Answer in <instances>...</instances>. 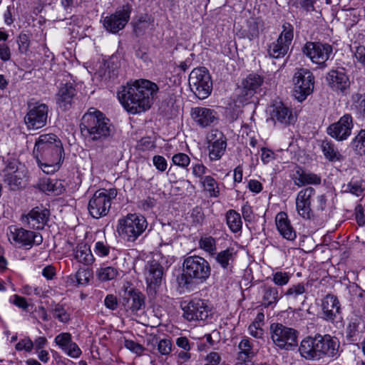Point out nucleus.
I'll use <instances>...</instances> for the list:
<instances>
[{
    "instance_id": "nucleus-46",
    "label": "nucleus",
    "mask_w": 365,
    "mask_h": 365,
    "mask_svg": "<svg viewBox=\"0 0 365 365\" xmlns=\"http://www.w3.org/2000/svg\"><path fill=\"white\" fill-rule=\"evenodd\" d=\"M41 187L44 191L52 192L54 195H59L64 190L61 182L55 179L52 180L48 178L44 180Z\"/></svg>"
},
{
    "instance_id": "nucleus-23",
    "label": "nucleus",
    "mask_w": 365,
    "mask_h": 365,
    "mask_svg": "<svg viewBox=\"0 0 365 365\" xmlns=\"http://www.w3.org/2000/svg\"><path fill=\"white\" fill-rule=\"evenodd\" d=\"M54 342L71 358L78 359L82 354L78 345L73 341L71 334L68 332H63L56 336Z\"/></svg>"
},
{
    "instance_id": "nucleus-20",
    "label": "nucleus",
    "mask_w": 365,
    "mask_h": 365,
    "mask_svg": "<svg viewBox=\"0 0 365 365\" xmlns=\"http://www.w3.org/2000/svg\"><path fill=\"white\" fill-rule=\"evenodd\" d=\"M50 211L43 207L33 208L27 215L21 216V222L29 228L42 230L46 225Z\"/></svg>"
},
{
    "instance_id": "nucleus-12",
    "label": "nucleus",
    "mask_w": 365,
    "mask_h": 365,
    "mask_svg": "<svg viewBox=\"0 0 365 365\" xmlns=\"http://www.w3.org/2000/svg\"><path fill=\"white\" fill-rule=\"evenodd\" d=\"M302 52L312 63L324 68L327 66L326 62L332 54L333 48L328 43L309 41L302 47Z\"/></svg>"
},
{
    "instance_id": "nucleus-18",
    "label": "nucleus",
    "mask_w": 365,
    "mask_h": 365,
    "mask_svg": "<svg viewBox=\"0 0 365 365\" xmlns=\"http://www.w3.org/2000/svg\"><path fill=\"white\" fill-rule=\"evenodd\" d=\"M315 195L316 190L312 187L302 189L297 195L295 200L297 212L305 220H310L314 216L312 208V201Z\"/></svg>"
},
{
    "instance_id": "nucleus-48",
    "label": "nucleus",
    "mask_w": 365,
    "mask_h": 365,
    "mask_svg": "<svg viewBox=\"0 0 365 365\" xmlns=\"http://www.w3.org/2000/svg\"><path fill=\"white\" fill-rule=\"evenodd\" d=\"M50 312L53 314V317L61 322L66 323L70 320V314L66 312L62 304H55L51 307Z\"/></svg>"
},
{
    "instance_id": "nucleus-13",
    "label": "nucleus",
    "mask_w": 365,
    "mask_h": 365,
    "mask_svg": "<svg viewBox=\"0 0 365 365\" xmlns=\"http://www.w3.org/2000/svg\"><path fill=\"white\" fill-rule=\"evenodd\" d=\"M183 317L188 321L205 320L211 315L207 302L200 299H194L189 302H181Z\"/></svg>"
},
{
    "instance_id": "nucleus-28",
    "label": "nucleus",
    "mask_w": 365,
    "mask_h": 365,
    "mask_svg": "<svg viewBox=\"0 0 365 365\" xmlns=\"http://www.w3.org/2000/svg\"><path fill=\"white\" fill-rule=\"evenodd\" d=\"M329 86L333 91H344L349 87L350 81L343 71L332 70L326 77Z\"/></svg>"
},
{
    "instance_id": "nucleus-27",
    "label": "nucleus",
    "mask_w": 365,
    "mask_h": 365,
    "mask_svg": "<svg viewBox=\"0 0 365 365\" xmlns=\"http://www.w3.org/2000/svg\"><path fill=\"white\" fill-rule=\"evenodd\" d=\"M272 118L274 121L288 125L296 120V116L292 110L282 102H277L272 106Z\"/></svg>"
},
{
    "instance_id": "nucleus-30",
    "label": "nucleus",
    "mask_w": 365,
    "mask_h": 365,
    "mask_svg": "<svg viewBox=\"0 0 365 365\" xmlns=\"http://www.w3.org/2000/svg\"><path fill=\"white\" fill-rule=\"evenodd\" d=\"M275 222L279 232L284 238L288 240H294L296 238V232L287 213L284 212H279L275 217Z\"/></svg>"
},
{
    "instance_id": "nucleus-2",
    "label": "nucleus",
    "mask_w": 365,
    "mask_h": 365,
    "mask_svg": "<svg viewBox=\"0 0 365 365\" xmlns=\"http://www.w3.org/2000/svg\"><path fill=\"white\" fill-rule=\"evenodd\" d=\"M33 153L43 172L52 174L60 168L63 153V144L56 135L43 134L36 141Z\"/></svg>"
},
{
    "instance_id": "nucleus-44",
    "label": "nucleus",
    "mask_w": 365,
    "mask_h": 365,
    "mask_svg": "<svg viewBox=\"0 0 365 365\" xmlns=\"http://www.w3.org/2000/svg\"><path fill=\"white\" fill-rule=\"evenodd\" d=\"M360 320L359 319H351L346 329V338L348 341L354 342L357 341L359 336Z\"/></svg>"
},
{
    "instance_id": "nucleus-53",
    "label": "nucleus",
    "mask_w": 365,
    "mask_h": 365,
    "mask_svg": "<svg viewBox=\"0 0 365 365\" xmlns=\"http://www.w3.org/2000/svg\"><path fill=\"white\" fill-rule=\"evenodd\" d=\"M172 161L175 165L182 168H187L190 163V158L185 153H178L173 156Z\"/></svg>"
},
{
    "instance_id": "nucleus-26",
    "label": "nucleus",
    "mask_w": 365,
    "mask_h": 365,
    "mask_svg": "<svg viewBox=\"0 0 365 365\" xmlns=\"http://www.w3.org/2000/svg\"><path fill=\"white\" fill-rule=\"evenodd\" d=\"M322 318L326 321L334 322L341 312V304L338 298L333 294H327L322 300Z\"/></svg>"
},
{
    "instance_id": "nucleus-21",
    "label": "nucleus",
    "mask_w": 365,
    "mask_h": 365,
    "mask_svg": "<svg viewBox=\"0 0 365 365\" xmlns=\"http://www.w3.org/2000/svg\"><path fill=\"white\" fill-rule=\"evenodd\" d=\"M263 78L257 74H250L242 81V87L240 88L238 99L240 102L245 103L250 100L260 88Z\"/></svg>"
},
{
    "instance_id": "nucleus-14",
    "label": "nucleus",
    "mask_w": 365,
    "mask_h": 365,
    "mask_svg": "<svg viewBox=\"0 0 365 365\" xmlns=\"http://www.w3.org/2000/svg\"><path fill=\"white\" fill-rule=\"evenodd\" d=\"M164 271L155 260H149L144 267L143 275L150 295H155L161 286Z\"/></svg>"
},
{
    "instance_id": "nucleus-11",
    "label": "nucleus",
    "mask_w": 365,
    "mask_h": 365,
    "mask_svg": "<svg viewBox=\"0 0 365 365\" xmlns=\"http://www.w3.org/2000/svg\"><path fill=\"white\" fill-rule=\"evenodd\" d=\"M283 31L278 38L270 43L267 48L268 56L272 58H284L289 49L293 39V28L289 23L283 24Z\"/></svg>"
},
{
    "instance_id": "nucleus-19",
    "label": "nucleus",
    "mask_w": 365,
    "mask_h": 365,
    "mask_svg": "<svg viewBox=\"0 0 365 365\" xmlns=\"http://www.w3.org/2000/svg\"><path fill=\"white\" fill-rule=\"evenodd\" d=\"M354 127L353 118L350 114H345L327 128V133L339 141L346 140L351 135Z\"/></svg>"
},
{
    "instance_id": "nucleus-61",
    "label": "nucleus",
    "mask_w": 365,
    "mask_h": 365,
    "mask_svg": "<svg viewBox=\"0 0 365 365\" xmlns=\"http://www.w3.org/2000/svg\"><path fill=\"white\" fill-rule=\"evenodd\" d=\"M34 347V342L29 338H25L20 340L16 344V349L17 351L25 350L26 351H31Z\"/></svg>"
},
{
    "instance_id": "nucleus-22",
    "label": "nucleus",
    "mask_w": 365,
    "mask_h": 365,
    "mask_svg": "<svg viewBox=\"0 0 365 365\" xmlns=\"http://www.w3.org/2000/svg\"><path fill=\"white\" fill-rule=\"evenodd\" d=\"M4 181L11 190H15L23 186L25 174L15 163H9L2 171Z\"/></svg>"
},
{
    "instance_id": "nucleus-55",
    "label": "nucleus",
    "mask_w": 365,
    "mask_h": 365,
    "mask_svg": "<svg viewBox=\"0 0 365 365\" xmlns=\"http://www.w3.org/2000/svg\"><path fill=\"white\" fill-rule=\"evenodd\" d=\"M208 169L201 163H192V174L196 178H198L200 181L203 178Z\"/></svg>"
},
{
    "instance_id": "nucleus-40",
    "label": "nucleus",
    "mask_w": 365,
    "mask_h": 365,
    "mask_svg": "<svg viewBox=\"0 0 365 365\" xmlns=\"http://www.w3.org/2000/svg\"><path fill=\"white\" fill-rule=\"evenodd\" d=\"M261 21L258 18L251 17L247 21L246 29H244L245 37L250 41L256 38L259 35Z\"/></svg>"
},
{
    "instance_id": "nucleus-31",
    "label": "nucleus",
    "mask_w": 365,
    "mask_h": 365,
    "mask_svg": "<svg viewBox=\"0 0 365 365\" xmlns=\"http://www.w3.org/2000/svg\"><path fill=\"white\" fill-rule=\"evenodd\" d=\"M76 95V89L71 83L61 86L57 95V103L60 108L67 110L70 108L73 98Z\"/></svg>"
},
{
    "instance_id": "nucleus-3",
    "label": "nucleus",
    "mask_w": 365,
    "mask_h": 365,
    "mask_svg": "<svg viewBox=\"0 0 365 365\" xmlns=\"http://www.w3.org/2000/svg\"><path fill=\"white\" fill-rule=\"evenodd\" d=\"M81 131L88 143L101 146L113 135L114 128L110 120L101 111L91 108L86 113L80 124Z\"/></svg>"
},
{
    "instance_id": "nucleus-42",
    "label": "nucleus",
    "mask_w": 365,
    "mask_h": 365,
    "mask_svg": "<svg viewBox=\"0 0 365 365\" xmlns=\"http://www.w3.org/2000/svg\"><path fill=\"white\" fill-rule=\"evenodd\" d=\"M350 147L357 155H365V128L361 129L352 139Z\"/></svg>"
},
{
    "instance_id": "nucleus-36",
    "label": "nucleus",
    "mask_w": 365,
    "mask_h": 365,
    "mask_svg": "<svg viewBox=\"0 0 365 365\" xmlns=\"http://www.w3.org/2000/svg\"><path fill=\"white\" fill-rule=\"evenodd\" d=\"M227 147L226 139L224 136L215 140L209 147V157L211 160H219L224 154Z\"/></svg>"
},
{
    "instance_id": "nucleus-43",
    "label": "nucleus",
    "mask_w": 365,
    "mask_h": 365,
    "mask_svg": "<svg viewBox=\"0 0 365 365\" xmlns=\"http://www.w3.org/2000/svg\"><path fill=\"white\" fill-rule=\"evenodd\" d=\"M202 187L209 192L210 197H217L220 194L217 181L210 175H205L200 181Z\"/></svg>"
},
{
    "instance_id": "nucleus-60",
    "label": "nucleus",
    "mask_w": 365,
    "mask_h": 365,
    "mask_svg": "<svg viewBox=\"0 0 365 365\" xmlns=\"http://www.w3.org/2000/svg\"><path fill=\"white\" fill-rule=\"evenodd\" d=\"M261 151V160L264 164H267L276 159L277 155L272 150L267 148H262Z\"/></svg>"
},
{
    "instance_id": "nucleus-41",
    "label": "nucleus",
    "mask_w": 365,
    "mask_h": 365,
    "mask_svg": "<svg viewBox=\"0 0 365 365\" xmlns=\"http://www.w3.org/2000/svg\"><path fill=\"white\" fill-rule=\"evenodd\" d=\"M96 274L100 281L107 282L114 279L119 274V271L114 267L102 266L97 269Z\"/></svg>"
},
{
    "instance_id": "nucleus-5",
    "label": "nucleus",
    "mask_w": 365,
    "mask_h": 365,
    "mask_svg": "<svg viewBox=\"0 0 365 365\" xmlns=\"http://www.w3.org/2000/svg\"><path fill=\"white\" fill-rule=\"evenodd\" d=\"M210 263L203 257L193 255L184 259L182 272L177 277L178 286L188 289L193 281L197 283L205 282L210 276Z\"/></svg>"
},
{
    "instance_id": "nucleus-49",
    "label": "nucleus",
    "mask_w": 365,
    "mask_h": 365,
    "mask_svg": "<svg viewBox=\"0 0 365 365\" xmlns=\"http://www.w3.org/2000/svg\"><path fill=\"white\" fill-rule=\"evenodd\" d=\"M199 245L201 249L208 252L211 256H214L216 252V240L212 237H202L199 241Z\"/></svg>"
},
{
    "instance_id": "nucleus-62",
    "label": "nucleus",
    "mask_w": 365,
    "mask_h": 365,
    "mask_svg": "<svg viewBox=\"0 0 365 365\" xmlns=\"http://www.w3.org/2000/svg\"><path fill=\"white\" fill-rule=\"evenodd\" d=\"M353 53L357 61L365 67V46L361 45L356 46Z\"/></svg>"
},
{
    "instance_id": "nucleus-24",
    "label": "nucleus",
    "mask_w": 365,
    "mask_h": 365,
    "mask_svg": "<svg viewBox=\"0 0 365 365\" xmlns=\"http://www.w3.org/2000/svg\"><path fill=\"white\" fill-rule=\"evenodd\" d=\"M191 115L195 122L202 128L213 125L218 120L217 113L208 108H193L191 110Z\"/></svg>"
},
{
    "instance_id": "nucleus-64",
    "label": "nucleus",
    "mask_w": 365,
    "mask_h": 365,
    "mask_svg": "<svg viewBox=\"0 0 365 365\" xmlns=\"http://www.w3.org/2000/svg\"><path fill=\"white\" fill-rule=\"evenodd\" d=\"M105 306L110 309L115 310L118 308V299L113 294H108L104 299Z\"/></svg>"
},
{
    "instance_id": "nucleus-8",
    "label": "nucleus",
    "mask_w": 365,
    "mask_h": 365,
    "mask_svg": "<svg viewBox=\"0 0 365 365\" xmlns=\"http://www.w3.org/2000/svg\"><path fill=\"white\" fill-rule=\"evenodd\" d=\"M188 81L191 91L199 99H205L211 93L212 83L206 68H194L190 73Z\"/></svg>"
},
{
    "instance_id": "nucleus-47",
    "label": "nucleus",
    "mask_w": 365,
    "mask_h": 365,
    "mask_svg": "<svg viewBox=\"0 0 365 365\" xmlns=\"http://www.w3.org/2000/svg\"><path fill=\"white\" fill-rule=\"evenodd\" d=\"M313 202L312 210L314 215V212H326L331 207V203L329 202L326 194L317 195Z\"/></svg>"
},
{
    "instance_id": "nucleus-59",
    "label": "nucleus",
    "mask_w": 365,
    "mask_h": 365,
    "mask_svg": "<svg viewBox=\"0 0 365 365\" xmlns=\"http://www.w3.org/2000/svg\"><path fill=\"white\" fill-rule=\"evenodd\" d=\"M125 346L126 349L138 355H140L145 350L144 347L141 344L136 343L133 340H125Z\"/></svg>"
},
{
    "instance_id": "nucleus-17",
    "label": "nucleus",
    "mask_w": 365,
    "mask_h": 365,
    "mask_svg": "<svg viewBox=\"0 0 365 365\" xmlns=\"http://www.w3.org/2000/svg\"><path fill=\"white\" fill-rule=\"evenodd\" d=\"M9 239L21 246L30 249L33 245H39L43 242V237L38 232L26 230L22 227L11 226L9 227Z\"/></svg>"
},
{
    "instance_id": "nucleus-45",
    "label": "nucleus",
    "mask_w": 365,
    "mask_h": 365,
    "mask_svg": "<svg viewBox=\"0 0 365 365\" xmlns=\"http://www.w3.org/2000/svg\"><path fill=\"white\" fill-rule=\"evenodd\" d=\"M352 108L365 120V96L356 93L352 96Z\"/></svg>"
},
{
    "instance_id": "nucleus-29",
    "label": "nucleus",
    "mask_w": 365,
    "mask_h": 365,
    "mask_svg": "<svg viewBox=\"0 0 365 365\" xmlns=\"http://www.w3.org/2000/svg\"><path fill=\"white\" fill-rule=\"evenodd\" d=\"M294 184L299 187L306 185H319L321 178L317 175L307 172L297 167L295 172L291 175Z\"/></svg>"
},
{
    "instance_id": "nucleus-9",
    "label": "nucleus",
    "mask_w": 365,
    "mask_h": 365,
    "mask_svg": "<svg viewBox=\"0 0 365 365\" xmlns=\"http://www.w3.org/2000/svg\"><path fill=\"white\" fill-rule=\"evenodd\" d=\"M270 336L278 348L289 350L297 345L298 331L282 324L273 323L270 325Z\"/></svg>"
},
{
    "instance_id": "nucleus-34",
    "label": "nucleus",
    "mask_w": 365,
    "mask_h": 365,
    "mask_svg": "<svg viewBox=\"0 0 365 365\" xmlns=\"http://www.w3.org/2000/svg\"><path fill=\"white\" fill-rule=\"evenodd\" d=\"M75 259L85 265L92 264L95 258L91 251L90 247L86 243L78 244L74 252Z\"/></svg>"
},
{
    "instance_id": "nucleus-57",
    "label": "nucleus",
    "mask_w": 365,
    "mask_h": 365,
    "mask_svg": "<svg viewBox=\"0 0 365 365\" xmlns=\"http://www.w3.org/2000/svg\"><path fill=\"white\" fill-rule=\"evenodd\" d=\"M158 350L162 355H168L172 351V343L170 339H163L158 343Z\"/></svg>"
},
{
    "instance_id": "nucleus-52",
    "label": "nucleus",
    "mask_w": 365,
    "mask_h": 365,
    "mask_svg": "<svg viewBox=\"0 0 365 365\" xmlns=\"http://www.w3.org/2000/svg\"><path fill=\"white\" fill-rule=\"evenodd\" d=\"M92 277V271L89 269L80 268L77 271L75 277L78 284L86 285Z\"/></svg>"
},
{
    "instance_id": "nucleus-4",
    "label": "nucleus",
    "mask_w": 365,
    "mask_h": 365,
    "mask_svg": "<svg viewBox=\"0 0 365 365\" xmlns=\"http://www.w3.org/2000/svg\"><path fill=\"white\" fill-rule=\"evenodd\" d=\"M339 341L329 334H317L307 337L300 344L299 351L302 357L308 360L324 358L336 359L339 356Z\"/></svg>"
},
{
    "instance_id": "nucleus-37",
    "label": "nucleus",
    "mask_w": 365,
    "mask_h": 365,
    "mask_svg": "<svg viewBox=\"0 0 365 365\" xmlns=\"http://www.w3.org/2000/svg\"><path fill=\"white\" fill-rule=\"evenodd\" d=\"M320 147L324 155L329 161L334 162L341 160L342 155L331 141L323 140Z\"/></svg>"
},
{
    "instance_id": "nucleus-63",
    "label": "nucleus",
    "mask_w": 365,
    "mask_h": 365,
    "mask_svg": "<svg viewBox=\"0 0 365 365\" xmlns=\"http://www.w3.org/2000/svg\"><path fill=\"white\" fill-rule=\"evenodd\" d=\"M153 163L156 169L160 172H164L167 169V160L163 156L158 155L153 156Z\"/></svg>"
},
{
    "instance_id": "nucleus-15",
    "label": "nucleus",
    "mask_w": 365,
    "mask_h": 365,
    "mask_svg": "<svg viewBox=\"0 0 365 365\" xmlns=\"http://www.w3.org/2000/svg\"><path fill=\"white\" fill-rule=\"evenodd\" d=\"M48 107L45 103H36L29 106V111L24 117V122L29 130H38L46 125Z\"/></svg>"
},
{
    "instance_id": "nucleus-51",
    "label": "nucleus",
    "mask_w": 365,
    "mask_h": 365,
    "mask_svg": "<svg viewBox=\"0 0 365 365\" xmlns=\"http://www.w3.org/2000/svg\"><path fill=\"white\" fill-rule=\"evenodd\" d=\"M111 250L115 251V249L108 245L106 242L98 241L95 243L94 252L100 257L108 256Z\"/></svg>"
},
{
    "instance_id": "nucleus-25",
    "label": "nucleus",
    "mask_w": 365,
    "mask_h": 365,
    "mask_svg": "<svg viewBox=\"0 0 365 365\" xmlns=\"http://www.w3.org/2000/svg\"><path fill=\"white\" fill-rule=\"evenodd\" d=\"M123 305L133 313H137L145 307V296L140 291L128 287L125 290Z\"/></svg>"
},
{
    "instance_id": "nucleus-35",
    "label": "nucleus",
    "mask_w": 365,
    "mask_h": 365,
    "mask_svg": "<svg viewBox=\"0 0 365 365\" xmlns=\"http://www.w3.org/2000/svg\"><path fill=\"white\" fill-rule=\"evenodd\" d=\"M236 253L233 248H227L214 255L217 263L224 269L232 267Z\"/></svg>"
},
{
    "instance_id": "nucleus-58",
    "label": "nucleus",
    "mask_w": 365,
    "mask_h": 365,
    "mask_svg": "<svg viewBox=\"0 0 365 365\" xmlns=\"http://www.w3.org/2000/svg\"><path fill=\"white\" fill-rule=\"evenodd\" d=\"M346 192L359 196L364 191L361 183L358 181H351L346 185Z\"/></svg>"
},
{
    "instance_id": "nucleus-39",
    "label": "nucleus",
    "mask_w": 365,
    "mask_h": 365,
    "mask_svg": "<svg viewBox=\"0 0 365 365\" xmlns=\"http://www.w3.org/2000/svg\"><path fill=\"white\" fill-rule=\"evenodd\" d=\"M239 352L237 360H244L248 359V361L255 356V354L252 349V345L248 339H243L238 345Z\"/></svg>"
},
{
    "instance_id": "nucleus-50",
    "label": "nucleus",
    "mask_w": 365,
    "mask_h": 365,
    "mask_svg": "<svg viewBox=\"0 0 365 365\" xmlns=\"http://www.w3.org/2000/svg\"><path fill=\"white\" fill-rule=\"evenodd\" d=\"M305 292L306 287L304 284L298 283L289 287L284 293V296L288 299H297L299 296L302 295Z\"/></svg>"
},
{
    "instance_id": "nucleus-32",
    "label": "nucleus",
    "mask_w": 365,
    "mask_h": 365,
    "mask_svg": "<svg viewBox=\"0 0 365 365\" xmlns=\"http://www.w3.org/2000/svg\"><path fill=\"white\" fill-rule=\"evenodd\" d=\"M262 304L264 307L276 305L282 297L278 288L267 284L262 287Z\"/></svg>"
},
{
    "instance_id": "nucleus-7",
    "label": "nucleus",
    "mask_w": 365,
    "mask_h": 365,
    "mask_svg": "<svg viewBox=\"0 0 365 365\" xmlns=\"http://www.w3.org/2000/svg\"><path fill=\"white\" fill-rule=\"evenodd\" d=\"M117 195L115 189L98 190L90 199L88 210L90 215L96 219L107 215L110 206L111 200Z\"/></svg>"
},
{
    "instance_id": "nucleus-38",
    "label": "nucleus",
    "mask_w": 365,
    "mask_h": 365,
    "mask_svg": "<svg viewBox=\"0 0 365 365\" xmlns=\"http://www.w3.org/2000/svg\"><path fill=\"white\" fill-rule=\"evenodd\" d=\"M226 222L232 232H238L242 230V222L240 215L234 210H230L226 213Z\"/></svg>"
},
{
    "instance_id": "nucleus-16",
    "label": "nucleus",
    "mask_w": 365,
    "mask_h": 365,
    "mask_svg": "<svg viewBox=\"0 0 365 365\" xmlns=\"http://www.w3.org/2000/svg\"><path fill=\"white\" fill-rule=\"evenodd\" d=\"M132 8L128 4L123 5L120 9L103 19V26L113 34L118 33L122 30L130 19Z\"/></svg>"
},
{
    "instance_id": "nucleus-54",
    "label": "nucleus",
    "mask_w": 365,
    "mask_h": 365,
    "mask_svg": "<svg viewBox=\"0 0 365 365\" xmlns=\"http://www.w3.org/2000/svg\"><path fill=\"white\" fill-rule=\"evenodd\" d=\"M290 274L287 272H277L272 274V282L277 286H284L288 284Z\"/></svg>"
},
{
    "instance_id": "nucleus-6",
    "label": "nucleus",
    "mask_w": 365,
    "mask_h": 365,
    "mask_svg": "<svg viewBox=\"0 0 365 365\" xmlns=\"http://www.w3.org/2000/svg\"><path fill=\"white\" fill-rule=\"evenodd\" d=\"M147 226L148 222L145 217L129 214L118 220L117 231L124 240L134 242L145 232Z\"/></svg>"
},
{
    "instance_id": "nucleus-33",
    "label": "nucleus",
    "mask_w": 365,
    "mask_h": 365,
    "mask_svg": "<svg viewBox=\"0 0 365 365\" xmlns=\"http://www.w3.org/2000/svg\"><path fill=\"white\" fill-rule=\"evenodd\" d=\"M172 250L170 244L160 245V250L155 255L153 260L157 261L164 271L168 269L175 261L173 256L169 255Z\"/></svg>"
},
{
    "instance_id": "nucleus-56",
    "label": "nucleus",
    "mask_w": 365,
    "mask_h": 365,
    "mask_svg": "<svg viewBox=\"0 0 365 365\" xmlns=\"http://www.w3.org/2000/svg\"><path fill=\"white\" fill-rule=\"evenodd\" d=\"M19 49L21 53H26L29 48L30 37L28 34L21 33L18 37Z\"/></svg>"
},
{
    "instance_id": "nucleus-1",
    "label": "nucleus",
    "mask_w": 365,
    "mask_h": 365,
    "mask_svg": "<svg viewBox=\"0 0 365 365\" xmlns=\"http://www.w3.org/2000/svg\"><path fill=\"white\" fill-rule=\"evenodd\" d=\"M158 91V86L155 83L142 79L123 86L118 97L128 112L136 114L150 108Z\"/></svg>"
},
{
    "instance_id": "nucleus-10",
    "label": "nucleus",
    "mask_w": 365,
    "mask_h": 365,
    "mask_svg": "<svg viewBox=\"0 0 365 365\" xmlns=\"http://www.w3.org/2000/svg\"><path fill=\"white\" fill-rule=\"evenodd\" d=\"M293 82V95L298 101H303L312 93L314 77L309 69L304 68L298 69L294 75Z\"/></svg>"
}]
</instances>
